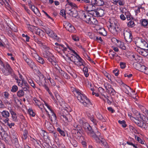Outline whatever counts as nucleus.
<instances>
[{
  "label": "nucleus",
  "instance_id": "4d7b16f0",
  "mask_svg": "<svg viewBox=\"0 0 148 148\" xmlns=\"http://www.w3.org/2000/svg\"><path fill=\"white\" fill-rule=\"evenodd\" d=\"M88 35L90 38L93 40L95 39V36L94 34L91 33L90 32H89L88 33Z\"/></svg>",
  "mask_w": 148,
  "mask_h": 148
},
{
  "label": "nucleus",
  "instance_id": "3c124183",
  "mask_svg": "<svg viewBox=\"0 0 148 148\" xmlns=\"http://www.w3.org/2000/svg\"><path fill=\"white\" fill-rule=\"evenodd\" d=\"M12 143H14L16 145H18V144L17 137L15 138H12Z\"/></svg>",
  "mask_w": 148,
  "mask_h": 148
},
{
  "label": "nucleus",
  "instance_id": "a211bd4d",
  "mask_svg": "<svg viewBox=\"0 0 148 148\" xmlns=\"http://www.w3.org/2000/svg\"><path fill=\"white\" fill-rule=\"evenodd\" d=\"M59 68V67L58 65H57L56 66L54 67L53 68V76L54 79L58 81H60V79L59 77L56 74V72L57 73H58V72H60V69Z\"/></svg>",
  "mask_w": 148,
  "mask_h": 148
},
{
  "label": "nucleus",
  "instance_id": "0eeeda50",
  "mask_svg": "<svg viewBox=\"0 0 148 148\" xmlns=\"http://www.w3.org/2000/svg\"><path fill=\"white\" fill-rule=\"evenodd\" d=\"M123 34L125 41L127 43H130L132 40L133 36L132 32L129 29H125Z\"/></svg>",
  "mask_w": 148,
  "mask_h": 148
},
{
  "label": "nucleus",
  "instance_id": "473e14b6",
  "mask_svg": "<svg viewBox=\"0 0 148 148\" xmlns=\"http://www.w3.org/2000/svg\"><path fill=\"white\" fill-rule=\"evenodd\" d=\"M2 116L5 118H8L10 116V113L9 112L6 110H3L1 112Z\"/></svg>",
  "mask_w": 148,
  "mask_h": 148
},
{
  "label": "nucleus",
  "instance_id": "4c0bfd02",
  "mask_svg": "<svg viewBox=\"0 0 148 148\" xmlns=\"http://www.w3.org/2000/svg\"><path fill=\"white\" fill-rule=\"evenodd\" d=\"M24 92L22 90H19L16 93L17 96L19 98L23 97L24 95Z\"/></svg>",
  "mask_w": 148,
  "mask_h": 148
},
{
  "label": "nucleus",
  "instance_id": "2eb2a0df",
  "mask_svg": "<svg viewBox=\"0 0 148 148\" xmlns=\"http://www.w3.org/2000/svg\"><path fill=\"white\" fill-rule=\"evenodd\" d=\"M69 113L65 109L62 110L60 112V116L61 119L65 122L68 121V117L69 116Z\"/></svg>",
  "mask_w": 148,
  "mask_h": 148
},
{
  "label": "nucleus",
  "instance_id": "5701e85b",
  "mask_svg": "<svg viewBox=\"0 0 148 148\" xmlns=\"http://www.w3.org/2000/svg\"><path fill=\"white\" fill-rule=\"evenodd\" d=\"M121 86L123 87V91L126 94H128L129 93V90H131V88L123 83L121 84Z\"/></svg>",
  "mask_w": 148,
  "mask_h": 148
},
{
  "label": "nucleus",
  "instance_id": "f8f14e48",
  "mask_svg": "<svg viewBox=\"0 0 148 148\" xmlns=\"http://www.w3.org/2000/svg\"><path fill=\"white\" fill-rule=\"evenodd\" d=\"M45 32L48 35L55 40L59 41L60 39L58 37L57 35L51 29L47 28L45 29Z\"/></svg>",
  "mask_w": 148,
  "mask_h": 148
},
{
  "label": "nucleus",
  "instance_id": "7c9ffc66",
  "mask_svg": "<svg viewBox=\"0 0 148 148\" xmlns=\"http://www.w3.org/2000/svg\"><path fill=\"white\" fill-rule=\"evenodd\" d=\"M110 27H117L118 26V23L116 20H111L110 22Z\"/></svg>",
  "mask_w": 148,
  "mask_h": 148
},
{
  "label": "nucleus",
  "instance_id": "f03ea898",
  "mask_svg": "<svg viewBox=\"0 0 148 148\" xmlns=\"http://www.w3.org/2000/svg\"><path fill=\"white\" fill-rule=\"evenodd\" d=\"M71 52L72 51L76 55H72L70 57V60L73 62L74 64L77 66H84V60L80 57L75 51L71 49Z\"/></svg>",
  "mask_w": 148,
  "mask_h": 148
},
{
  "label": "nucleus",
  "instance_id": "423d86ee",
  "mask_svg": "<svg viewBox=\"0 0 148 148\" xmlns=\"http://www.w3.org/2000/svg\"><path fill=\"white\" fill-rule=\"evenodd\" d=\"M1 70L3 73L5 75H8L11 74L13 76L14 75L12 69L8 63H6L4 68H3Z\"/></svg>",
  "mask_w": 148,
  "mask_h": 148
},
{
  "label": "nucleus",
  "instance_id": "09e8293b",
  "mask_svg": "<svg viewBox=\"0 0 148 148\" xmlns=\"http://www.w3.org/2000/svg\"><path fill=\"white\" fill-rule=\"evenodd\" d=\"M135 25L134 21L132 20L130 21L127 23V26L130 27H133Z\"/></svg>",
  "mask_w": 148,
  "mask_h": 148
},
{
  "label": "nucleus",
  "instance_id": "72a5a7b5",
  "mask_svg": "<svg viewBox=\"0 0 148 148\" xmlns=\"http://www.w3.org/2000/svg\"><path fill=\"white\" fill-rule=\"evenodd\" d=\"M98 23L97 19L94 17L92 16L89 24L96 25Z\"/></svg>",
  "mask_w": 148,
  "mask_h": 148
},
{
  "label": "nucleus",
  "instance_id": "c9c22d12",
  "mask_svg": "<svg viewBox=\"0 0 148 148\" xmlns=\"http://www.w3.org/2000/svg\"><path fill=\"white\" fill-rule=\"evenodd\" d=\"M13 98L14 100V102L16 105H21V103L20 100L16 96H13Z\"/></svg>",
  "mask_w": 148,
  "mask_h": 148
},
{
  "label": "nucleus",
  "instance_id": "37998d69",
  "mask_svg": "<svg viewBox=\"0 0 148 148\" xmlns=\"http://www.w3.org/2000/svg\"><path fill=\"white\" fill-rule=\"evenodd\" d=\"M36 33L37 35L41 36H43V31L40 29L38 28L36 31Z\"/></svg>",
  "mask_w": 148,
  "mask_h": 148
},
{
  "label": "nucleus",
  "instance_id": "e433bc0d",
  "mask_svg": "<svg viewBox=\"0 0 148 148\" xmlns=\"http://www.w3.org/2000/svg\"><path fill=\"white\" fill-rule=\"evenodd\" d=\"M141 20L142 25L144 27L147 26L148 24V20L146 19H142Z\"/></svg>",
  "mask_w": 148,
  "mask_h": 148
},
{
  "label": "nucleus",
  "instance_id": "6e6552de",
  "mask_svg": "<svg viewBox=\"0 0 148 148\" xmlns=\"http://www.w3.org/2000/svg\"><path fill=\"white\" fill-rule=\"evenodd\" d=\"M88 4H87L84 5V8L88 12V13L92 15L91 12L94 11L95 10V4L93 2V1H92L91 2L90 1V3H88Z\"/></svg>",
  "mask_w": 148,
  "mask_h": 148
},
{
  "label": "nucleus",
  "instance_id": "cd10ccee",
  "mask_svg": "<svg viewBox=\"0 0 148 148\" xmlns=\"http://www.w3.org/2000/svg\"><path fill=\"white\" fill-rule=\"evenodd\" d=\"M94 4L95 5L101 6L104 4V2L103 0H94Z\"/></svg>",
  "mask_w": 148,
  "mask_h": 148
},
{
  "label": "nucleus",
  "instance_id": "2f4dec72",
  "mask_svg": "<svg viewBox=\"0 0 148 148\" xmlns=\"http://www.w3.org/2000/svg\"><path fill=\"white\" fill-rule=\"evenodd\" d=\"M108 92L112 95H115L116 92L115 90L112 88L110 85H108Z\"/></svg>",
  "mask_w": 148,
  "mask_h": 148
},
{
  "label": "nucleus",
  "instance_id": "864d4df0",
  "mask_svg": "<svg viewBox=\"0 0 148 148\" xmlns=\"http://www.w3.org/2000/svg\"><path fill=\"white\" fill-rule=\"evenodd\" d=\"M28 65L32 69H35L36 67V65L35 63L32 61L30 63H29Z\"/></svg>",
  "mask_w": 148,
  "mask_h": 148
},
{
  "label": "nucleus",
  "instance_id": "bf43d9fd",
  "mask_svg": "<svg viewBox=\"0 0 148 148\" xmlns=\"http://www.w3.org/2000/svg\"><path fill=\"white\" fill-rule=\"evenodd\" d=\"M61 71L62 72L61 74L63 75L64 78L66 79H68L69 78V76L66 73L62 70H61Z\"/></svg>",
  "mask_w": 148,
  "mask_h": 148
},
{
  "label": "nucleus",
  "instance_id": "de8ad7c7",
  "mask_svg": "<svg viewBox=\"0 0 148 148\" xmlns=\"http://www.w3.org/2000/svg\"><path fill=\"white\" fill-rule=\"evenodd\" d=\"M83 70L85 77H88L89 74L88 73V69L87 67H84Z\"/></svg>",
  "mask_w": 148,
  "mask_h": 148
},
{
  "label": "nucleus",
  "instance_id": "13d9d810",
  "mask_svg": "<svg viewBox=\"0 0 148 148\" xmlns=\"http://www.w3.org/2000/svg\"><path fill=\"white\" fill-rule=\"evenodd\" d=\"M60 14L62 15V16L64 17L65 18H66V14L65 13V11L64 10H62L60 11Z\"/></svg>",
  "mask_w": 148,
  "mask_h": 148
},
{
  "label": "nucleus",
  "instance_id": "7ed1b4c3",
  "mask_svg": "<svg viewBox=\"0 0 148 148\" xmlns=\"http://www.w3.org/2000/svg\"><path fill=\"white\" fill-rule=\"evenodd\" d=\"M78 100L85 106L87 107L88 105H91L92 104L89 100L84 94H81L77 96Z\"/></svg>",
  "mask_w": 148,
  "mask_h": 148
},
{
  "label": "nucleus",
  "instance_id": "79ce46f5",
  "mask_svg": "<svg viewBox=\"0 0 148 148\" xmlns=\"http://www.w3.org/2000/svg\"><path fill=\"white\" fill-rule=\"evenodd\" d=\"M28 135V131L27 130H25L23 131V134L22 137L23 139L24 140L26 139Z\"/></svg>",
  "mask_w": 148,
  "mask_h": 148
},
{
  "label": "nucleus",
  "instance_id": "58836bf2",
  "mask_svg": "<svg viewBox=\"0 0 148 148\" xmlns=\"http://www.w3.org/2000/svg\"><path fill=\"white\" fill-rule=\"evenodd\" d=\"M98 32L101 35L104 36H106L107 34L106 32L103 28L101 29L98 31Z\"/></svg>",
  "mask_w": 148,
  "mask_h": 148
},
{
  "label": "nucleus",
  "instance_id": "aec40b11",
  "mask_svg": "<svg viewBox=\"0 0 148 148\" xmlns=\"http://www.w3.org/2000/svg\"><path fill=\"white\" fill-rule=\"evenodd\" d=\"M137 51L140 54L143 56H147L148 55L147 49L139 48L137 49Z\"/></svg>",
  "mask_w": 148,
  "mask_h": 148
},
{
  "label": "nucleus",
  "instance_id": "412c9836",
  "mask_svg": "<svg viewBox=\"0 0 148 148\" xmlns=\"http://www.w3.org/2000/svg\"><path fill=\"white\" fill-rule=\"evenodd\" d=\"M131 58H132L133 61L137 62V63H141L142 61V58L137 55H132Z\"/></svg>",
  "mask_w": 148,
  "mask_h": 148
},
{
  "label": "nucleus",
  "instance_id": "bb28decb",
  "mask_svg": "<svg viewBox=\"0 0 148 148\" xmlns=\"http://www.w3.org/2000/svg\"><path fill=\"white\" fill-rule=\"evenodd\" d=\"M22 86H20L22 87V90L23 91H27L29 89V86L27 82H25L23 83Z\"/></svg>",
  "mask_w": 148,
  "mask_h": 148
},
{
  "label": "nucleus",
  "instance_id": "a18cd8bd",
  "mask_svg": "<svg viewBox=\"0 0 148 148\" xmlns=\"http://www.w3.org/2000/svg\"><path fill=\"white\" fill-rule=\"evenodd\" d=\"M140 108H141V110L145 114L148 116V110H147L141 106H140Z\"/></svg>",
  "mask_w": 148,
  "mask_h": 148
},
{
  "label": "nucleus",
  "instance_id": "4468645a",
  "mask_svg": "<svg viewBox=\"0 0 148 148\" xmlns=\"http://www.w3.org/2000/svg\"><path fill=\"white\" fill-rule=\"evenodd\" d=\"M67 47H65L64 45H62L60 47V49L62 50L66 56L68 57V59L70 60V57H71V49L68 46Z\"/></svg>",
  "mask_w": 148,
  "mask_h": 148
},
{
  "label": "nucleus",
  "instance_id": "6e6d98bb",
  "mask_svg": "<svg viewBox=\"0 0 148 148\" xmlns=\"http://www.w3.org/2000/svg\"><path fill=\"white\" fill-rule=\"evenodd\" d=\"M118 123L122 125V126L123 127H125L126 126V125L125 124V121L123 120L122 121L119 120Z\"/></svg>",
  "mask_w": 148,
  "mask_h": 148
},
{
  "label": "nucleus",
  "instance_id": "ea45409f",
  "mask_svg": "<svg viewBox=\"0 0 148 148\" xmlns=\"http://www.w3.org/2000/svg\"><path fill=\"white\" fill-rule=\"evenodd\" d=\"M56 96L57 100L58 102L60 105L61 106H62V105L64 103L63 100L62 98H61L59 96H58V95H56Z\"/></svg>",
  "mask_w": 148,
  "mask_h": 148
},
{
  "label": "nucleus",
  "instance_id": "c03bdc74",
  "mask_svg": "<svg viewBox=\"0 0 148 148\" xmlns=\"http://www.w3.org/2000/svg\"><path fill=\"white\" fill-rule=\"evenodd\" d=\"M125 14L126 16V18L128 20H131L133 19V18L132 16L129 12H125Z\"/></svg>",
  "mask_w": 148,
  "mask_h": 148
},
{
  "label": "nucleus",
  "instance_id": "9d476101",
  "mask_svg": "<svg viewBox=\"0 0 148 148\" xmlns=\"http://www.w3.org/2000/svg\"><path fill=\"white\" fill-rule=\"evenodd\" d=\"M104 11L100 8L95 9L94 11L91 12L92 16L95 17H102L105 14Z\"/></svg>",
  "mask_w": 148,
  "mask_h": 148
},
{
  "label": "nucleus",
  "instance_id": "e2e57ef3",
  "mask_svg": "<svg viewBox=\"0 0 148 148\" xmlns=\"http://www.w3.org/2000/svg\"><path fill=\"white\" fill-rule=\"evenodd\" d=\"M87 116L88 118L90 120H91L94 117V115L92 114L89 113L87 114Z\"/></svg>",
  "mask_w": 148,
  "mask_h": 148
},
{
  "label": "nucleus",
  "instance_id": "c756f323",
  "mask_svg": "<svg viewBox=\"0 0 148 148\" xmlns=\"http://www.w3.org/2000/svg\"><path fill=\"white\" fill-rule=\"evenodd\" d=\"M36 60L39 63L42 64H44L45 62L44 59L42 57H39L36 54H35Z\"/></svg>",
  "mask_w": 148,
  "mask_h": 148
},
{
  "label": "nucleus",
  "instance_id": "9b49d317",
  "mask_svg": "<svg viewBox=\"0 0 148 148\" xmlns=\"http://www.w3.org/2000/svg\"><path fill=\"white\" fill-rule=\"evenodd\" d=\"M19 78H18L17 76H16L14 74L13 75V77L17 83L18 85L19 86H22L23 85V83L24 82H26L24 78L23 77V76L19 73Z\"/></svg>",
  "mask_w": 148,
  "mask_h": 148
},
{
  "label": "nucleus",
  "instance_id": "393cba45",
  "mask_svg": "<svg viewBox=\"0 0 148 148\" xmlns=\"http://www.w3.org/2000/svg\"><path fill=\"white\" fill-rule=\"evenodd\" d=\"M118 28V27H109L108 28V29L111 33L114 35H116L118 34L117 30L116 29V28Z\"/></svg>",
  "mask_w": 148,
  "mask_h": 148
},
{
  "label": "nucleus",
  "instance_id": "39448f33",
  "mask_svg": "<svg viewBox=\"0 0 148 148\" xmlns=\"http://www.w3.org/2000/svg\"><path fill=\"white\" fill-rule=\"evenodd\" d=\"M43 48L45 49V51L43 53V56L47 58L49 62H51L52 60L51 58H53L54 56L50 51L51 50L50 48L46 45H44Z\"/></svg>",
  "mask_w": 148,
  "mask_h": 148
},
{
  "label": "nucleus",
  "instance_id": "680f3d73",
  "mask_svg": "<svg viewBox=\"0 0 148 148\" xmlns=\"http://www.w3.org/2000/svg\"><path fill=\"white\" fill-rule=\"evenodd\" d=\"M28 112L30 115H32V116H34L35 115V113L33 112L32 109H29L28 110Z\"/></svg>",
  "mask_w": 148,
  "mask_h": 148
},
{
  "label": "nucleus",
  "instance_id": "052dcab7",
  "mask_svg": "<svg viewBox=\"0 0 148 148\" xmlns=\"http://www.w3.org/2000/svg\"><path fill=\"white\" fill-rule=\"evenodd\" d=\"M44 102L45 105L47 107V108L51 112H53V110L51 108L50 106H49L48 103H46L45 101H43Z\"/></svg>",
  "mask_w": 148,
  "mask_h": 148
},
{
  "label": "nucleus",
  "instance_id": "0e129e2a",
  "mask_svg": "<svg viewBox=\"0 0 148 148\" xmlns=\"http://www.w3.org/2000/svg\"><path fill=\"white\" fill-rule=\"evenodd\" d=\"M48 79L49 80L52 86H56V83L52 79H51L50 78L49 79Z\"/></svg>",
  "mask_w": 148,
  "mask_h": 148
},
{
  "label": "nucleus",
  "instance_id": "f704fd0d",
  "mask_svg": "<svg viewBox=\"0 0 148 148\" xmlns=\"http://www.w3.org/2000/svg\"><path fill=\"white\" fill-rule=\"evenodd\" d=\"M143 10H144V8L142 7L139 6L136 7L135 9V12L136 15H137L138 13L140 12L141 10L143 11Z\"/></svg>",
  "mask_w": 148,
  "mask_h": 148
},
{
  "label": "nucleus",
  "instance_id": "69168bd1",
  "mask_svg": "<svg viewBox=\"0 0 148 148\" xmlns=\"http://www.w3.org/2000/svg\"><path fill=\"white\" fill-rule=\"evenodd\" d=\"M118 3L119 5L122 6L124 5L125 3L124 0H119Z\"/></svg>",
  "mask_w": 148,
  "mask_h": 148
},
{
  "label": "nucleus",
  "instance_id": "4be33fe9",
  "mask_svg": "<svg viewBox=\"0 0 148 148\" xmlns=\"http://www.w3.org/2000/svg\"><path fill=\"white\" fill-rule=\"evenodd\" d=\"M46 111L48 113V116L51 121L52 122H56V114L54 113L53 111L51 112V114L50 115V114H48V112L46 110Z\"/></svg>",
  "mask_w": 148,
  "mask_h": 148
},
{
  "label": "nucleus",
  "instance_id": "774afa93",
  "mask_svg": "<svg viewBox=\"0 0 148 148\" xmlns=\"http://www.w3.org/2000/svg\"><path fill=\"white\" fill-rule=\"evenodd\" d=\"M97 117L99 119L103 121V118L102 115L98 113L97 115Z\"/></svg>",
  "mask_w": 148,
  "mask_h": 148
},
{
  "label": "nucleus",
  "instance_id": "1a4fd4ad",
  "mask_svg": "<svg viewBox=\"0 0 148 148\" xmlns=\"http://www.w3.org/2000/svg\"><path fill=\"white\" fill-rule=\"evenodd\" d=\"M134 42L137 46L148 47V44L147 42L141 38H137L136 40Z\"/></svg>",
  "mask_w": 148,
  "mask_h": 148
},
{
  "label": "nucleus",
  "instance_id": "20e7f679",
  "mask_svg": "<svg viewBox=\"0 0 148 148\" xmlns=\"http://www.w3.org/2000/svg\"><path fill=\"white\" fill-rule=\"evenodd\" d=\"M65 12L70 16L76 18L78 15L77 10L69 5H66Z\"/></svg>",
  "mask_w": 148,
  "mask_h": 148
},
{
  "label": "nucleus",
  "instance_id": "f3484780",
  "mask_svg": "<svg viewBox=\"0 0 148 148\" xmlns=\"http://www.w3.org/2000/svg\"><path fill=\"white\" fill-rule=\"evenodd\" d=\"M130 118L132 120H133L134 122L139 127L142 128L143 127L144 123L142 120H139V118L138 117H133L132 116L130 117Z\"/></svg>",
  "mask_w": 148,
  "mask_h": 148
},
{
  "label": "nucleus",
  "instance_id": "338daca9",
  "mask_svg": "<svg viewBox=\"0 0 148 148\" xmlns=\"http://www.w3.org/2000/svg\"><path fill=\"white\" fill-rule=\"evenodd\" d=\"M95 125H97L98 121L94 117L90 120Z\"/></svg>",
  "mask_w": 148,
  "mask_h": 148
},
{
  "label": "nucleus",
  "instance_id": "dca6fc26",
  "mask_svg": "<svg viewBox=\"0 0 148 148\" xmlns=\"http://www.w3.org/2000/svg\"><path fill=\"white\" fill-rule=\"evenodd\" d=\"M39 80H36V82L40 86H43L46 82V79L44 75L40 73L39 76H38Z\"/></svg>",
  "mask_w": 148,
  "mask_h": 148
},
{
  "label": "nucleus",
  "instance_id": "49530a36",
  "mask_svg": "<svg viewBox=\"0 0 148 148\" xmlns=\"http://www.w3.org/2000/svg\"><path fill=\"white\" fill-rule=\"evenodd\" d=\"M57 130L60 134L61 136L64 137L65 136V133L62 130H61L60 128L58 127L57 129Z\"/></svg>",
  "mask_w": 148,
  "mask_h": 148
},
{
  "label": "nucleus",
  "instance_id": "a19ab883",
  "mask_svg": "<svg viewBox=\"0 0 148 148\" xmlns=\"http://www.w3.org/2000/svg\"><path fill=\"white\" fill-rule=\"evenodd\" d=\"M101 143L104 146L105 148H110L109 146L106 141L103 139V138H101Z\"/></svg>",
  "mask_w": 148,
  "mask_h": 148
},
{
  "label": "nucleus",
  "instance_id": "a878e982",
  "mask_svg": "<svg viewBox=\"0 0 148 148\" xmlns=\"http://www.w3.org/2000/svg\"><path fill=\"white\" fill-rule=\"evenodd\" d=\"M45 125L49 131H51L52 132L53 128L52 125L51 124L50 122L46 121L45 123Z\"/></svg>",
  "mask_w": 148,
  "mask_h": 148
},
{
  "label": "nucleus",
  "instance_id": "8fccbe9b",
  "mask_svg": "<svg viewBox=\"0 0 148 148\" xmlns=\"http://www.w3.org/2000/svg\"><path fill=\"white\" fill-rule=\"evenodd\" d=\"M18 87L16 85H14L12 86V88L11 90V92H15L18 90Z\"/></svg>",
  "mask_w": 148,
  "mask_h": 148
},
{
  "label": "nucleus",
  "instance_id": "ddd939ff",
  "mask_svg": "<svg viewBox=\"0 0 148 148\" xmlns=\"http://www.w3.org/2000/svg\"><path fill=\"white\" fill-rule=\"evenodd\" d=\"M64 27L68 31L71 33H75L76 31L75 27L69 23L66 22L63 23Z\"/></svg>",
  "mask_w": 148,
  "mask_h": 148
},
{
  "label": "nucleus",
  "instance_id": "f257e3e1",
  "mask_svg": "<svg viewBox=\"0 0 148 148\" xmlns=\"http://www.w3.org/2000/svg\"><path fill=\"white\" fill-rule=\"evenodd\" d=\"M83 127L88 134L93 137L97 142H101V138H102L100 136V133L97 132L96 134H95L91 127L87 123H84Z\"/></svg>",
  "mask_w": 148,
  "mask_h": 148
},
{
  "label": "nucleus",
  "instance_id": "c85d7f7f",
  "mask_svg": "<svg viewBox=\"0 0 148 148\" xmlns=\"http://www.w3.org/2000/svg\"><path fill=\"white\" fill-rule=\"evenodd\" d=\"M136 65L138 66V70H139L140 71L142 72H144L145 70V68L146 67L144 65H142L140 63H137Z\"/></svg>",
  "mask_w": 148,
  "mask_h": 148
},
{
  "label": "nucleus",
  "instance_id": "603ef678",
  "mask_svg": "<svg viewBox=\"0 0 148 148\" xmlns=\"http://www.w3.org/2000/svg\"><path fill=\"white\" fill-rule=\"evenodd\" d=\"M73 40L75 41H78L79 40V37L75 35H71Z\"/></svg>",
  "mask_w": 148,
  "mask_h": 148
},
{
  "label": "nucleus",
  "instance_id": "6ab92c4d",
  "mask_svg": "<svg viewBox=\"0 0 148 148\" xmlns=\"http://www.w3.org/2000/svg\"><path fill=\"white\" fill-rule=\"evenodd\" d=\"M89 13H84L82 14V17L84 21L88 24L91 19V17L89 15Z\"/></svg>",
  "mask_w": 148,
  "mask_h": 148
},
{
  "label": "nucleus",
  "instance_id": "5fc2aeb1",
  "mask_svg": "<svg viewBox=\"0 0 148 148\" xmlns=\"http://www.w3.org/2000/svg\"><path fill=\"white\" fill-rule=\"evenodd\" d=\"M28 81L32 86L34 88H35L36 86L35 84L34 83L33 81L31 79H28Z\"/></svg>",
  "mask_w": 148,
  "mask_h": 148
},
{
  "label": "nucleus",
  "instance_id": "b1692460",
  "mask_svg": "<svg viewBox=\"0 0 148 148\" xmlns=\"http://www.w3.org/2000/svg\"><path fill=\"white\" fill-rule=\"evenodd\" d=\"M34 101L36 104L38 106L39 108L41 110L44 107L43 104L40 100L37 99L36 98H34Z\"/></svg>",
  "mask_w": 148,
  "mask_h": 148
}]
</instances>
